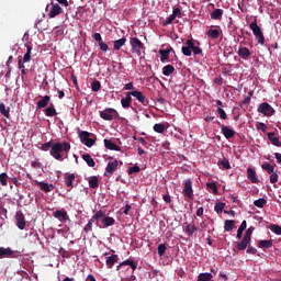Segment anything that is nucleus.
<instances>
[{"label":"nucleus","instance_id":"6e6d98bb","mask_svg":"<svg viewBox=\"0 0 281 281\" xmlns=\"http://www.w3.org/2000/svg\"><path fill=\"white\" fill-rule=\"evenodd\" d=\"M166 249H168V247H166V244L158 245V256H160V258L166 254Z\"/></svg>","mask_w":281,"mask_h":281},{"label":"nucleus","instance_id":"a878e982","mask_svg":"<svg viewBox=\"0 0 281 281\" xmlns=\"http://www.w3.org/2000/svg\"><path fill=\"white\" fill-rule=\"evenodd\" d=\"M170 52H172V47L158 50V54H160L161 63H166V60H168L170 58Z\"/></svg>","mask_w":281,"mask_h":281},{"label":"nucleus","instance_id":"473e14b6","mask_svg":"<svg viewBox=\"0 0 281 281\" xmlns=\"http://www.w3.org/2000/svg\"><path fill=\"white\" fill-rule=\"evenodd\" d=\"M45 115L47 117H55V115H58V112H56V108L54 106V103H50V105L45 109Z\"/></svg>","mask_w":281,"mask_h":281},{"label":"nucleus","instance_id":"20e7f679","mask_svg":"<svg viewBox=\"0 0 281 281\" xmlns=\"http://www.w3.org/2000/svg\"><path fill=\"white\" fill-rule=\"evenodd\" d=\"M249 29L251 30L256 41H258V44L265 45V33H262V29L258 26V21H252L249 24Z\"/></svg>","mask_w":281,"mask_h":281},{"label":"nucleus","instance_id":"37998d69","mask_svg":"<svg viewBox=\"0 0 281 281\" xmlns=\"http://www.w3.org/2000/svg\"><path fill=\"white\" fill-rule=\"evenodd\" d=\"M100 186V180L98 179V176H93L90 180H89V187L92 189H95Z\"/></svg>","mask_w":281,"mask_h":281},{"label":"nucleus","instance_id":"2f4dec72","mask_svg":"<svg viewBox=\"0 0 281 281\" xmlns=\"http://www.w3.org/2000/svg\"><path fill=\"white\" fill-rule=\"evenodd\" d=\"M81 157H82L83 161H86L87 166H89V168H95V160H93L91 155L83 154Z\"/></svg>","mask_w":281,"mask_h":281},{"label":"nucleus","instance_id":"79ce46f5","mask_svg":"<svg viewBox=\"0 0 281 281\" xmlns=\"http://www.w3.org/2000/svg\"><path fill=\"white\" fill-rule=\"evenodd\" d=\"M164 76H171V74H175V66L167 65L162 68Z\"/></svg>","mask_w":281,"mask_h":281},{"label":"nucleus","instance_id":"f3484780","mask_svg":"<svg viewBox=\"0 0 281 281\" xmlns=\"http://www.w3.org/2000/svg\"><path fill=\"white\" fill-rule=\"evenodd\" d=\"M0 258H14V250L10 247H0Z\"/></svg>","mask_w":281,"mask_h":281},{"label":"nucleus","instance_id":"39448f33","mask_svg":"<svg viewBox=\"0 0 281 281\" xmlns=\"http://www.w3.org/2000/svg\"><path fill=\"white\" fill-rule=\"evenodd\" d=\"M100 117L105 120V122H113V120L120 117V113L113 108H106L103 111H100Z\"/></svg>","mask_w":281,"mask_h":281},{"label":"nucleus","instance_id":"6e6552de","mask_svg":"<svg viewBox=\"0 0 281 281\" xmlns=\"http://www.w3.org/2000/svg\"><path fill=\"white\" fill-rule=\"evenodd\" d=\"M182 194L190 201L194 199V189H192V179L184 180Z\"/></svg>","mask_w":281,"mask_h":281},{"label":"nucleus","instance_id":"aec40b11","mask_svg":"<svg viewBox=\"0 0 281 281\" xmlns=\"http://www.w3.org/2000/svg\"><path fill=\"white\" fill-rule=\"evenodd\" d=\"M183 229H184V232L188 236H194V232L199 231V228L195 227L194 224H190V223H184L183 224Z\"/></svg>","mask_w":281,"mask_h":281},{"label":"nucleus","instance_id":"49530a36","mask_svg":"<svg viewBox=\"0 0 281 281\" xmlns=\"http://www.w3.org/2000/svg\"><path fill=\"white\" fill-rule=\"evenodd\" d=\"M254 205H255L256 207L262 209V207H265V205H267V200H266L265 198H260V199H258V200H255V201H254Z\"/></svg>","mask_w":281,"mask_h":281},{"label":"nucleus","instance_id":"ea45409f","mask_svg":"<svg viewBox=\"0 0 281 281\" xmlns=\"http://www.w3.org/2000/svg\"><path fill=\"white\" fill-rule=\"evenodd\" d=\"M209 38H213V40H216L218 38V36H221V31L218 30H214V29H210L207 32H206Z\"/></svg>","mask_w":281,"mask_h":281},{"label":"nucleus","instance_id":"bf43d9fd","mask_svg":"<svg viewBox=\"0 0 281 281\" xmlns=\"http://www.w3.org/2000/svg\"><path fill=\"white\" fill-rule=\"evenodd\" d=\"M140 171H142V168H139V166H133L128 168L127 175H134V172H140Z\"/></svg>","mask_w":281,"mask_h":281},{"label":"nucleus","instance_id":"de8ad7c7","mask_svg":"<svg viewBox=\"0 0 281 281\" xmlns=\"http://www.w3.org/2000/svg\"><path fill=\"white\" fill-rule=\"evenodd\" d=\"M214 210H215L216 214H223V210H225V203L217 202L214 206Z\"/></svg>","mask_w":281,"mask_h":281},{"label":"nucleus","instance_id":"09e8293b","mask_svg":"<svg viewBox=\"0 0 281 281\" xmlns=\"http://www.w3.org/2000/svg\"><path fill=\"white\" fill-rule=\"evenodd\" d=\"M8 179H10V177H8L7 172H2L0 173V184L5 187L8 186Z\"/></svg>","mask_w":281,"mask_h":281},{"label":"nucleus","instance_id":"69168bd1","mask_svg":"<svg viewBox=\"0 0 281 281\" xmlns=\"http://www.w3.org/2000/svg\"><path fill=\"white\" fill-rule=\"evenodd\" d=\"M99 47L101 49V52H109V44L102 42H99Z\"/></svg>","mask_w":281,"mask_h":281},{"label":"nucleus","instance_id":"f03ea898","mask_svg":"<svg viewBox=\"0 0 281 281\" xmlns=\"http://www.w3.org/2000/svg\"><path fill=\"white\" fill-rule=\"evenodd\" d=\"M69 150H71V144L67 142H57L53 144L49 155L57 161H65V159L69 157Z\"/></svg>","mask_w":281,"mask_h":281},{"label":"nucleus","instance_id":"72a5a7b5","mask_svg":"<svg viewBox=\"0 0 281 281\" xmlns=\"http://www.w3.org/2000/svg\"><path fill=\"white\" fill-rule=\"evenodd\" d=\"M236 227V221L234 220H226L224 222V231L225 232H232Z\"/></svg>","mask_w":281,"mask_h":281},{"label":"nucleus","instance_id":"a18cd8bd","mask_svg":"<svg viewBox=\"0 0 281 281\" xmlns=\"http://www.w3.org/2000/svg\"><path fill=\"white\" fill-rule=\"evenodd\" d=\"M269 229L277 234V236H281V226L278 224H270Z\"/></svg>","mask_w":281,"mask_h":281},{"label":"nucleus","instance_id":"3c124183","mask_svg":"<svg viewBox=\"0 0 281 281\" xmlns=\"http://www.w3.org/2000/svg\"><path fill=\"white\" fill-rule=\"evenodd\" d=\"M206 187L212 190L213 194H218V187L214 182H207Z\"/></svg>","mask_w":281,"mask_h":281},{"label":"nucleus","instance_id":"6ab92c4d","mask_svg":"<svg viewBox=\"0 0 281 281\" xmlns=\"http://www.w3.org/2000/svg\"><path fill=\"white\" fill-rule=\"evenodd\" d=\"M237 54H238V56H240V58H243L244 60H249V58H250V56H251V50H249V48L243 46V47H239Z\"/></svg>","mask_w":281,"mask_h":281},{"label":"nucleus","instance_id":"864d4df0","mask_svg":"<svg viewBox=\"0 0 281 281\" xmlns=\"http://www.w3.org/2000/svg\"><path fill=\"white\" fill-rule=\"evenodd\" d=\"M220 166H222V168H224V170H229L232 168V165H229V160H227L225 158L220 161Z\"/></svg>","mask_w":281,"mask_h":281},{"label":"nucleus","instance_id":"774afa93","mask_svg":"<svg viewBox=\"0 0 281 281\" xmlns=\"http://www.w3.org/2000/svg\"><path fill=\"white\" fill-rule=\"evenodd\" d=\"M171 14H172L176 19H177V16H178L179 19H181V9L175 8Z\"/></svg>","mask_w":281,"mask_h":281},{"label":"nucleus","instance_id":"b1692460","mask_svg":"<svg viewBox=\"0 0 281 281\" xmlns=\"http://www.w3.org/2000/svg\"><path fill=\"white\" fill-rule=\"evenodd\" d=\"M65 186L66 188H74V181L76 180V175L74 173H65Z\"/></svg>","mask_w":281,"mask_h":281},{"label":"nucleus","instance_id":"0eeeda50","mask_svg":"<svg viewBox=\"0 0 281 281\" xmlns=\"http://www.w3.org/2000/svg\"><path fill=\"white\" fill-rule=\"evenodd\" d=\"M130 45L132 47L133 54H136L138 56H142V52L146 49V46H144V43H142L137 37H132L130 41Z\"/></svg>","mask_w":281,"mask_h":281},{"label":"nucleus","instance_id":"c9c22d12","mask_svg":"<svg viewBox=\"0 0 281 281\" xmlns=\"http://www.w3.org/2000/svg\"><path fill=\"white\" fill-rule=\"evenodd\" d=\"M211 19H213L214 21H221V19H223V10L222 9H215L211 13Z\"/></svg>","mask_w":281,"mask_h":281},{"label":"nucleus","instance_id":"e2e57ef3","mask_svg":"<svg viewBox=\"0 0 281 281\" xmlns=\"http://www.w3.org/2000/svg\"><path fill=\"white\" fill-rule=\"evenodd\" d=\"M18 65H19V69H21V74L25 76L27 71L25 70V65H23V59H19Z\"/></svg>","mask_w":281,"mask_h":281},{"label":"nucleus","instance_id":"338daca9","mask_svg":"<svg viewBox=\"0 0 281 281\" xmlns=\"http://www.w3.org/2000/svg\"><path fill=\"white\" fill-rule=\"evenodd\" d=\"M246 251L247 254H250L252 256H256V254H258V249H256L254 246H248Z\"/></svg>","mask_w":281,"mask_h":281},{"label":"nucleus","instance_id":"9d476101","mask_svg":"<svg viewBox=\"0 0 281 281\" xmlns=\"http://www.w3.org/2000/svg\"><path fill=\"white\" fill-rule=\"evenodd\" d=\"M117 166H119L117 160L108 162L103 176L113 177V173L115 172V170H117Z\"/></svg>","mask_w":281,"mask_h":281},{"label":"nucleus","instance_id":"4468645a","mask_svg":"<svg viewBox=\"0 0 281 281\" xmlns=\"http://www.w3.org/2000/svg\"><path fill=\"white\" fill-rule=\"evenodd\" d=\"M186 45H189L191 52H193L194 56H199L200 54H203V49L196 45H194V41L187 40Z\"/></svg>","mask_w":281,"mask_h":281},{"label":"nucleus","instance_id":"2eb2a0df","mask_svg":"<svg viewBox=\"0 0 281 281\" xmlns=\"http://www.w3.org/2000/svg\"><path fill=\"white\" fill-rule=\"evenodd\" d=\"M222 134L226 139H232L236 135V132L226 125H221Z\"/></svg>","mask_w":281,"mask_h":281},{"label":"nucleus","instance_id":"cd10ccee","mask_svg":"<svg viewBox=\"0 0 281 281\" xmlns=\"http://www.w3.org/2000/svg\"><path fill=\"white\" fill-rule=\"evenodd\" d=\"M132 102H133V97H131V92H127L126 97L121 100V105L123 109H128Z\"/></svg>","mask_w":281,"mask_h":281},{"label":"nucleus","instance_id":"ddd939ff","mask_svg":"<svg viewBox=\"0 0 281 281\" xmlns=\"http://www.w3.org/2000/svg\"><path fill=\"white\" fill-rule=\"evenodd\" d=\"M58 14H63V8L58 3H54L52 10L48 13L49 19H55Z\"/></svg>","mask_w":281,"mask_h":281},{"label":"nucleus","instance_id":"7ed1b4c3","mask_svg":"<svg viewBox=\"0 0 281 281\" xmlns=\"http://www.w3.org/2000/svg\"><path fill=\"white\" fill-rule=\"evenodd\" d=\"M106 215L105 211L99 210L95 212V214L89 220L88 224L85 226L83 232H86V234H89V232H92L93 229V223H95L97 226H100V218H104V216Z\"/></svg>","mask_w":281,"mask_h":281},{"label":"nucleus","instance_id":"4d7b16f0","mask_svg":"<svg viewBox=\"0 0 281 281\" xmlns=\"http://www.w3.org/2000/svg\"><path fill=\"white\" fill-rule=\"evenodd\" d=\"M254 229H256L254 226H250L244 235V238H247L248 240H251V234H254Z\"/></svg>","mask_w":281,"mask_h":281},{"label":"nucleus","instance_id":"4be33fe9","mask_svg":"<svg viewBox=\"0 0 281 281\" xmlns=\"http://www.w3.org/2000/svg\"><path fill=\"white\" fill-rule=\"evenodd\" d=\"M247 177H248L249 181H251V183L260 182V180L258 179V176L256 175V170L250 167L247 169Z\"/></svg>","mask_w":281,"mask_h":281},{"label":"nucleus","instance_id":"412c9836","mask_svg":"<svg viewBox=\"0 0 281 281\" xmlns=\"http://www.w3.org/2000/svg\"><path fill=\"white\" fill-rule=\"evenodd\" d=\"M259 249H271L273 247V239H261L258 241Z\"/></svg>","mask_w":281,"mask_h":281},{"label":"nucleus","instance_id":"423d86ee","mask_svg":"<svg viewBox=\"0 0 281 281\" xmlns=\"http://www.w3.org/2000/svg\"><path fill=\"white\" fill-rule=\"evenodd\" d=\"M257 111L266 117H272V115H276V109H273V106H271V104L268 102L259 104Z\"/></svg>","mask_w":281,"mask_h":281},{"label":"nucleus","instance_id":"c85d7f7f","mask_svg":"<svg viewBox=\"0 0 281 281\" xmlns=\"http://www.w3.org/2000/svg\"><path fill=\"white\" fill-rule=\"evenodd\" d=\"M249 243H251V239H247L246 237H243V239L237 244L238 251H245V249L249 247Z\"/></svg>","mask_w":281,"mask_h":281},{"label":"nucleus","instance_id":"58836bf2","mask_svg":"<svg viewBox=\"0 0 281 281\" xmlns=\"http://www.w3.org/2000/svg\"><path fill=\"white\" fill-rule=\"evenodd\" d=\"M247 229V221H243L239 228L237 229V238L238 240H240V238H243V232H245Z\"/></svg>","mask_w":281,"mask_h":281},{"label":"nucleus","instance_id":"a19ab883","mask_svg":"<svg viewBox=\"0 0 281 281\" xmlns=\"http://www.w3.org/2000/svg\"><path fill=\"white\" fill-rule=\"evenodd\" d=\"M30 60H32V47L26 45V53L22 59V63H30Z\"/></svg>","mask_w":281,"mask_h":281},{"label":"nucleus","instance_id":"bb28decb","mask_svg":"<svg viewBox=\"0 0 281 281\" xmlns=\"http://www.w3.org/2000/svg\"><path fill=\"white\" fill-rule=\"evenodd\" d=\"M268 139L273 144V146H277L278 148H281V142L280 138L276 136V133L269 132L268 134Z\"/></svg>","mask_w":281,"mask_h":281},{"label":"nucleus","instance_id":"4c0bfd02","mask_svg":"<svg viewBox=\"0 0 281 281\" xmlns=\"http://www.w3.org/2000/svg\"><path fill=\"white\" fill-rule=\"evenodd\" d=\"M0 113L3 115V117L10 120V108H5L4 103H0Z\"/></svg>","mask_w":281,"mask_h":281},{"label":"nucleus","instance_id":"5701e85b","mask_svg":"<svg viewBox=\"0 0 281 281\" xmlns=\"http://www.w3.org/2000/svg\"><path fill=\"white\" fill-rule=\"evenodd\" d=\"M120 261V257L117 255H112L106 258L105 265L108 269H113V266Z\"/></svg>","mask_w":281,"mask_h":281},{"label":"nucleus","instance_id":"e433bc0d","mask_svg":"<svg viewBox=\"0 0 281 281\" xmlns=\"http://www.w3.org/2000/svg\"><path fill=\"white\" fill-rule=\"evenodd\" d=\"M262 170H266V172H268V175H273V172H276V167H273V165H271L270 162H265L263 165H261Z\"/></svg>","mask_w":281,"mask_h":281},{"label":"nucleus","instance_id":"393cba45","mask_svg":"<svg viewBox=\"0 0 281 281\" xmlns=\"http://www.w3.org/2000/svg\"><path fill=\"white\" fill-rule=\"evenodd\" d=\"M36 186H38V188L43 191V192H52V190H54V188H56L54 184H49L47 182H36Z\"/></svg>","mask_w":281,"mask_h":281},{"label":"nucleus","instance_id":"0e129e2a","mask_svg":"<svg viewBox=\"0 0 281 281\" xmlns=\"http://www.w3.org/2000/svg\"><path fill=\"white\" fill-rule=\"evenodd\" d=\"M257 131H262V133H267V124L265 123H258L256 125Z\"/></svg>","mask_w":281,"mask_h":281},{"label":"nucleus","instance_id":"13d9d810","mask_svg":"<svg viewBox=\"0 0 281 281\" xmlns=\"http://www.w3.org/2000/svg\"><path fill=\"white\" fill-rule=\"evenodd\" d=\"M175 19H177L176 16H173L172 14H170L164 22H162V25L164 27H166L167 25H170Z\"/></svg>","mask_w":281,"mask_h":281},{"label":"nucleus","instance_id":"5fc2aeb1","mask_svg":"<svg viewBox=\"0 0 281 281\" xmlns=\"http://www.w3.org/2000/svg\"><path fill=\"white\" fill-rule=\"evenodd\" d=\"M181 52L183 56H192V50L190 48V45L182 46Z\"/></svg>","mask_w":281,"mask_h":281},{"label":"nucleus","instance_id":"9b49d317","mask_svg":"<svg viewBox=\"0 0 281 281\" xmlns=\"http://www.w3.org/2000/svg\"><path fill=\"white\" fill-rule=\"evenodd\" d=\"M15 221H16V226L21 231L25 229V225H27V222H25V215L23 214L22 211H18L15 213Z\"/></svg>","mask_w":281,"mask_h":281},{"label":"nucleus","instance_id":"8fccbe9b","mask_svg":"<svg viewBox=\"0 0 281 281\" xmlns=\"http://www.w3.org/2000/svg\"><path fill=\"white\" fill-rule=\"evenodd\" d=\"M91 89H92V91L98 92V91H100V89H102V83H100V81H98V80H94L91 83Z\"/></svg>","mask_w":281,"mask_h":281},{"label":"nucleus","instance_id":"f257e3e1","mask_svg":"<svg viewBox=\"0 0 281 281\" xmlns=\"http://www.w3.org/2000/svg\"><path fill=\"white\" fill-rule=\"evenodd\" d=\"M137 265L132 259H126L116 267V271L121 273V281H135V271Z\"/></svg>","mask_w":281,"mask_h":281},{"label":"nucleus","instance_id":"1a4fd4ad","mask_svg":"<svg viewBox=\"0 0 281 281\" xmlns=\"http://www.w3.org/2000/svg\"><path fill=\"white\" fill-rule=\"evenodd\" d=\"M79 139L81 144H85L88 148H91L95 144V139L91 138V133L87 131H81L79 133Z\"/></svg>","mask_w":281,"mask_h":281},{"label":"nucleus","instance_id":"c03bdc74","mask_svg":"<svg viewBox=\"0 0 281 281\" xmlns=\"http://www.w3.org/2000/svg\"><path fill=\"white\" fill-rule=\"evenodd\" d=\"M154 131H155V133H165V131H166V125L164 124V123H156L155 125H154Z\"/></svg>","mask_w":281,"mask_h":281},{"label":"nucleus","instance_id":"f8f14e48","mask_svg":"<svg viewBox=\"0 0 281 281\" xmlns=\"http://www.w3.org/2000/svg\"><path fill=\"white\" fill-rule=\"evenodd\" d=\"M130 95L132 98H136V100H138V102H140V104H143L144 106H147L148 104V99H146V97L144 95V93H142V91L138 90H134L130 92Z\"/></svg>","mask_w":281,"mask_h":281},{"label":"nucleus","instance_id":"c756f323","mask_svg":"<svg viewBox=\"0 0 281 281\" xmlns=\"http://www.w3.org/2000/svg\"><path fill=\"white\" fill-rule=\"evenodd\" d=\"M103 227H112V225H115V218L111 216L104 215L101 221Z\"/></svg>","mask_w":281,"mask_h":281},{"label":"nucleus","instance_id":"f704fd0d","mask_svg":"<svg viewBox=\"0 0 281 281\" xmlns=\"http://www.w3.org/2000/svg\"><path fill=\"white\" fill-rule=\"evenodd\" d=\"M124 45H126V37H122L120 40L114 41L115 52H120V49H122V47H124Z\"/></svg>","mask_w":281,"mask_h":281},{"label":"nucleus","instance_id":"dca6fc26","mask_svg":"<svg viewBox=\"0 0 281 281\" xmlns=\"http://www.w3.org/2000/svg\"><path fill=\"white\" fill-rule=\"evenodd\" d=\"M53 216L55 218H58V221H69V215L67 214V211L65 210H57L53 213Z\"/></svg>","mask_w":281,"mask_h":281},{"label":"nucleus","instance_id":"603ef678","mask_svg":"<svg viewBox=\"0 0 281 281\" xmlns=\"http://www.w3.org/2000/svg\"><path fill=\"white\" fill-rule=\"evenodd\" d=\"M53 146H54V143L52 140L44 143L42 144L41 150H44L45 153H47V150H52Z\"/></svg>","mask_w":281,"mask_h":281},{"label":"nucleus","instance_id":"a211bd4d","mask_svg":"<svg viewBox=\"0 0 281 281\" xmlns=\"http://www.w3.org/2000/svg\"><path fill=\"white\" fill-rule=\"evenodd\" d=\"M104 146L108 150H116L117 153H120V150H122V147L117 146L113 140L111 139H104L103 140Z\"/></svg>","mask_w":281,"mask_h":281},{"label":"nucleus","instance_id":"7c9ffc66","mask_svg":"<svg viewBox=\"0 0 281 281\" xmlns=\"http://www.w3.org/2000/svg\"><path fill=\"white\" fill-rule=\"evenodd\" d=\"M50 100H52V97L49 95L43 97L40 101H37V109H45V106L49 104Z\"/></svg>","mask_w":281,"mask_h":281},{"label":"nucleus","instance_id":"680f3d73","mask_svg":"<svg viewBox=\"0 0 281 281\" xmlns=\"http://www.w3.org/2000/svg\"><path fill=\"white\" fill-rule=\"evenodd\" d=\"M217 113L221 120H227V113H225V110H223V108H217Z\"/></svg>","mask_w":281,"mask_h":281},{"label":"nucleus","instance_id":"052dcab7","mask_svg":"<svg viewBox=\"0 0 281 281\" xmlns=\"http://www.w3.org/2000/svg\"><path fill=\"white\" fill-rule=\"evenodd\" d=\"M278 179H280L278 172L274 171L270 175V183H278Z\"/></svg>","mask_w":281,"mask_h":281}]
</instances>
